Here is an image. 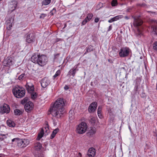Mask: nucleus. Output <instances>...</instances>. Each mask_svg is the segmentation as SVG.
I'll list each match as a JSON object with an SVG mask.
<instances>
[{"label":"nucleus","mask_w":157,"mask_h":157,"mask_svg":"<svg viewBox=\"0 0 157 157\" xmlns=\"http://www.w3.org/2000/svg\"><path fill=\"white\" fill-rule=\"evenodd\" d=\"M66 101L63 98H58L50 108L51 113L57 118L61 117L64 113Z\"/></svg>","instance_id":"nucleus-1"},{"label":"nucleus","mask_w":157,"mask_h":157,"mask_svg":"<svg viewBox=\"0 0 157 157\" xmlns=\"http://www.w3.org/2000/svg\"><path fill=\"white\" fill-rule=\"evenodd\" d=\"M12 91L14 96L18 98L24 97L25 93V89L23 87L19 86L13 89Z\"/></svg>","instance_id":"nucleus-2"},{"label":"nucleus","mask_w":157,"mask_h":157,"mask_svg":"<svg viewBox=\"0 0 157 157\" xmlns=\"http://www.w3.org/2000/svg\"><path fill=\"white\" fill-rule=\"evenodd\" d=\"M131 50L128 47L121 48L119 52V55L120 57H125L129 56Z\"/></svg>","instance_id":"nucleus-3"},{"label":"nucleus","mask_w":157,"mask_h":157,"mask_svg":"<svg viewBox=\"0 0 157 157\" xmlns=\"http://www.w3.org/2000/svg\"><path fill=\"white\" fill-rule=\"evenodd\" d=\"M87 128V125L86 123L82 122L77 126L76 132L79 134H82L86 132Z\"/></svg>","instance_id":"nucleus-4"},{"label":"nucleus","mask_w":157,"mask_h":157,"mask_svg":"<svg viewBox=\"0 0 157 157\" xmlns=\"http://www.w3.org/2000/svg\"><path fill=\"white\" fill-rule=\"evenodd\" d=\"M25 41L28 43H33L35 41L36 37L35 35L32 33L27 34L25 35Z\"/></svg>","instance_id":"nucleus-5"},{"label":"nucleus","mask_w":157,"mask_h":157,"mask_svg":"<svg viewBox=\"0 0 157 157\" xmlns=\"http://www.w3.org/2000/svg\"><path fill=\"white\" fill-rule=\"evenodd\" d=\"M18 146L22 148L26 147L29 144V142L27 139H19L17 141Z\"/></svg>","instance_id":"nucleus-6"},{"label":"nucleus","mask_w":157,"mask_h":157,"mask_svg":"<svg viewBox=\"0 0 157 157\" xmlns=\"http://www.w3.org/2000/svg\"><path fill=\"white\" fill-rule=\"evenodd\" d=\"M3 63L5 66L9 67L13 64V59L11 57H8L4 60Z\"/></svg>","instance_id":"nucleus-7"},{"label":"nucleus","mask_w":157,"mask_h":157,"mask_svg":"<svg viewBox=\"0 0 157 157\" xmlns=\"http://www.w3.org/2000/svg\"><path fill=\"white\" fill-rule=\"evenodd\" d=\"M47 62V59L46 56L44 55H40L39 65L41 66H43L46 64Z\"/></svg>","instance_id":"nucleus-8"},{"label":"nucleus","mask_w":157,"mask_h":157,"mask_svg":"<svg viewBox=\"0 0 157 157\" xmlns=\"http://www.w3.org/2000/svg\"><path fill=\"white\" fill-rule=\"evenodd\" d=\"M33 106L34 105L33 102L29 101L25 105L24 108L26 112H29L33 110Z\"/></svg>","instance_id":"nucleus-9"},{"label":"nucleus","mask_w":157,"mask_h":157,"mask_svg":"<svg viewBox=\"0 0 157 157\" xmlns=\"http://www.w3.org/2000/svg\"><path fill=\"white\" fill-rule=\"evenodd\" d=\"M40 55L38 54H34L31 57V60L32 62L35 63H37L39 65L40 60Z\"/></svg>","instance_id":"nucleus-10"},{"label":"nucleus","mask_w":157,"mask_h":157,"mask_svg":"<svg viewBox=\"0 0 157 157\" xmlns=\"http://www.w3.org/2000/svg\"><path fill=\"white\" fill-rule=\"evenodd\" d=\"M1 113L2 114L4 113H9L10 111V107L8 105L6 104H4L2 107H1Z\"/></svg>","instance_id":"nucleus-11"},{"label":"nucleus","mask_w":157,"mask_h":157,"mask_svg":"<svg viewBox=\"0 0 157 157\" xmlns=\"http://www.w3.org/2000/svg\"><path fill=\"white\" fill-rule=\"evenodd\" d=\"M133 18L134 19L133 25L135 26L138 27L142 25L143 23V21L139 17H133Z\"/></svg>","instance_id":"nucleus-12"},{"label":"nucleus","mask_w":157,"mask_h":157,"mask_svg":"<svg viewBox=\"0 0 157 157\" xmlns=\"http://www.w3.org/2000/svg\"><path fill=\"white\" fill-rule=\"evenodd\" d=\"M50 81L49 79L47 77L43 78L41 81V85L44 88H46L50 83Z\"/></svg>","instance_id":"nucleus-13"},{"label":"nucleus","mask_w":157,"mask_h":157,"mask_svg":"<svg viewBox=\"0 0 157 157\" xmlns=\"http://www.w3.org/2000/svg\"><path fill=\"white\" fill-rule=\"evenodd\" d=\"M25 86L29 93H32L34 91V86L32 83L27 82Z\"/></svg>","instance_id":"nucleus-14"},{"label":"nucleus","mask_w":157,"mask_h":157,"mask_svg":"<svg viewBox=\"0 0 157 157\" xmlns=\"http://www.w3.org/2000/svg\"><path fill=\"white\" fill-rule=\"evenodd\" d=\"M97 107V103L96 102H92L89 105L88 110L90 113H93L96 109Z\"/></svg>","instance_id":"nucleus-15"},{"label":"nucleus","mask_w":157,"mask_h":157,"mask_svg":"<svg viewBox=\"0 0 157 157\" xmlns=\"http://www.w3.org/2000/svg\"><path fill=\"white\" fill-rule=\"evenodd\" d=\"M95 155V149L93 147H91L89 149L86 157H94V156Z\"/></svg>","instance_id":"nucleus-16"},{"label":"nucleus","mask_w":157,"mask_h":157,"mask_svg":"<svg viewBox=\"0 0 157 157\" xmlns=\"http://www.w3.org/2000/svg\"><path fill=\"white\" fill-rule=\"evenodd\" d=\"M78 71V69L77 68V67H74L68 72L67 75V76L70 77L71 75H72L73 77H74L76 71Z\"/></svg>","instance_id":"nucleus-17"},{"label":"nucleus","mask_w":157,"mask_h":157,"mask_svg":"<svg viewBox=\"0 0 157 157\" xmlns=\"http://www.w3.org/2000/svg\"><path fill=\"white\" fill-rule=\"evenodd\" d=\"M17 5V2L16 1H12L9 5V8L10 9H12L11 10L12 12L14 10Z\"/></svg>","instance_id":"nucleus-18"},{"label":"nucleus","mask_w":157,"mask_h":157,"mask_svg":"<svg viewBox=\"0 0 157 157\" xmlns=\"http://www.w3.org/2000/svg\"><path fill=\"white\" fill-rule=\"evenodd\" d=\"M141 80L140 78H137L136 80V85L134 88V90L135 93H139V89L140 87Z\"/></svg>","instance_id":"nucleus-19"},{"label":"nucleus","mask_w":157,"mask_h":157,"mask_svg":"<svg viewBox=\"0 0 157 157\" xmlns=\"http://www.w3.org/2000/svg\"><path fill=\"white\" fill-rule=\"evenodd\" d=\"M23 112L24 110L22 109H16L14 110V113L15 116H19L23 114Z\"/></svg>","instance_id":"nucleus-20"},{"label":"nucleus","mask_w":157,"mask_h":157,"mask_svg":"<svg viewBox=\"0 0 157 157\" xmlns=\"http://www.w3.org/2000/svg\"><path fill=\"white\" fill-rule=\"evenodd\" d=\"M42 147V144L39 142H37L35 144L34 149L36 151H40Z\"/></svg>","instance_id":"nucleus-21"},{"label":"nucleus","mask_w":157,"mask_h":157,"mask_svg":"<svg viewBox=\"0 0 157 157\" xmlns=\"http://www.w3.org/2000/svg\"><path fill=\"white\" fill-rule=\"evenodd\" d=\"M6 123L8 126L10 127H14L15 126V124L14 122L10 120L7 121Z\"/></svg>","instance_id":"nucleus-22"},{"label":"nucleus","mask_w":157,"mask_h":157,"mask_svg":"<svg viewBox=\"0 0 157 157\" xmlns=\"http://www.w3.org/2000/svg\"><path fill=\"white\" fill-rule=\"evenodd\" d=\"M93 51V46L91 45L89 46L86 48V51L84 54V55H85L88 53L92 51Z\"/></svg>","instance_id":"nucleus-23"},{"label":"nucleus","mask_w":157,"mask_h":157,"mask_svg":"<svg viewBox=\"0 0 157 157\" xmlns=\"http://www.w3.org/2000/svg\"><path fill=\"white\" fill-rule=\"evenodd\" d=\"M44 130L43 129H42L40 132L38 134L37 137L36 138V140H39L43 136L44 134Z\"/></svg>","instance_id":"nucleus-24"},{"label":"nucleus","mask_w":157,"mask_h":157,"mask_svg":"<svg viewBox=\"0 0 157 157\" xmlns=\"http://www.w3.org/2000/svg\"><path fill=\"white\" fill-rule=\"evenodd\" d=\"M59 131V129L58 128L54 129L52 132L51 136L50 138L51 139H53L55 136L56 135Z\"/></svg>","instance_id":"nucleus-25"},{"label":"nucleus","mask_w":157,"mask_h":157,"mask_svg":"<svg viewBox=\"0 0 157 157\" xmlns=\"http://www.w3.org/2000/svg\"><path fill=\"white\" fill-rule=\"evenodd\" d=\"M61 73V71L60 70H58L56 72L55 74L53 76L52 78L53 79H55L57 77L59 76Z\"/></svg>","instance_id":"nucleus-26"},{"label":"nucleus","mask_w":157,"mask_h":157,"mask_svg":"<svg viewBox=\"0 0 157 157\" xmlns=\"http://www.w3.org/2000/svg\"><path fill=\"white\" fill-rule=\"evenodd\" d=\"M31 94V98L33 100L35 99L37 97V94L36 92H34V91Z\"/></svg>","instance_id":"nucleus-27"},{"label":"nucleus","mask_w":157,"mask_h":157,"mask_svg":"<svg viewBox=\"0 0 157 157\" xmlns=\"http://www.w3.org/2000/svg\"><path fill=\"white\" fill-rule=\"evenodd\" d=\"M51 0H43L42 2L43 5L46 6L48 5L51 2Z\"/></svg>","instance_id":"nucleus-28"},{"label":"nucleus","mask_w":157,"mask_h":157,"mask_svg":"<svg viewBox=\"0 0 157 157\" xmlns=\"http://www.w3.org/2000/svg\"><path fill=\"white\" fill-rule=\"evenodd\" d=\"M101 109L100 106H99L97 110V113L98 117L101 118Z\"/></svg>","instance_id":"nucleus-29"},{"label":"nucleus","mask_w":157,"mask_h":157,"mask_svg":"<svg viewBox=\"0 0 157 157\" xmlns=\"http://www.w3.org/2000/svg\"><path fill=\"white\" fill-rule=\"evenodd\" d=\"M151 28V29H152L153 32H154L155 34L157 35V26L152 25Z\"/></svg>","instance_id":"nucleus-30"},{"label":"nucleus","mask_w":157,"mask_h":157,"mask_svg":"<svg viewBox=\"0 0 157 157\" xmlns=\"http://www.w3.org/2000/svg\"><path fill=\"white\" fill-rule=\"evenodd\" d=\"M93 16V15L92 13H88L86 17L85 18L89 21L91 20Z\"/></svg>","instance_id":"nucleus-31"},{"label":"nucleus","mask_w":157,"mask_h":157,"mask_svg":"<svg viewBox=\"0 0 157 157\" xmlns=\"http://www.w3.org/2000/svg\"><path fill=\"white\" fill-rule=\"evenodd\" d=\"M123 17V16L122 15H119L117 16H116L113 17V20L114 21H117L118 20H119L120 18H121Z\"/></svg>","instance_id":"nucleus-32"},{"label":"nucleus","mask_w":157,"mask_h":157,"mask_svg":"<svg viewBox=\"0 0 157 157\" xmlns=\"http://www.w3.org/2000/svg\"><path fill=\"white\" fill-rule=\"evenodd\" d=\"M89 132L90 135H93L95 132V129L94 128H91L89 131Z\"/></svg>","instance_id":"nucleus-33"},{"label":"nucleus","mask_w":157,"mask_h":157,"mask_svg":"<svg viewBox=\"0 0 157 157\" xmlns=\"http://www.w3.org/2000/svg\"><path fill=\"white\" fill-rule=\"evenodd\" d=\"M28 100V98L27 97L24 98L21 101V103L22 104H24L25 103H27Z\"/></svg>","instance_id":"nucleus-34"},{"label":"nucleus","mask_w":157,"mask_h":157,"mask_svg":"<svg viewBox=\"0 0 157 157\" xmlns=\"http://www.w3.org/2000/svg\"><path fill=\"white\" fill-rule=\"evenodd\" d=\"M153 49L157 51V41H155L153 44Z\"/></svg>","instance_id":"nucleus-35"},{"label":"nucleus","mask_w":157,"mask_h":157,"mask_svg":"<svg viewBox=\"0 0 157 157\" xmlns=\"http://www.w3.org/2000/svg\"><path fill=\"white\" fill-rule=\"evenodd\" d=\"M111 4L113 6H117V0H113L111 2Z\"/></svg>","instance_id":"nucleus-36"},{"label":"nucleus","mask_w":157,"mask_h":157,"mask_svg":"<svg viewBox=\"0 0 157 157\" xmlns=\"http://www.w3.org/2000/svg\"><path fill=\"white\" fill-rule=\"evenodd\" d=\"M25 75V74L23 73L21 74L18 77V79L19 80H23Z\"/></svg>","instance_id":"nucleus-37"},{"label":"nucleus","mask_w":157,"mask_h":157,"mask_svg":"<svg viewBox=\"0 0 157 157\" xmlns=\"http://www.w3.org/2000/svg\"><path fill=\"white\" fill-rule=\"evenodd\" d=\"M4 136V137H0V140L2 141V140H4L6 138V135L5 134H0V136Z\"/></svg>","instance_id":"nucleus-38"},{"label":"nucleus","mask_w":157,"mask_h":157,"mask_svg":"<svg viewBox=\"0 0 157 157\" xmlns=\"http://www.w3.org/2000/svg\"><path fill=\"white\" fill-rule=\"evenodd\" d=\"M45 129V131L47 133L49 132L48 125V124H46V126L44 128Z\"/></svg>","instance_id":"nucleus-39"},{"label":"nucleus","mask_w":157,"mask_h":157,"mask_svg":"<svg viewBox=\"0 0 157 157\" xmlns=\"http://www.w3.org/2000/svg\"><path fill=\"white\" fill-rule=\"evenodd\" d=\"M88 21H89L85 18L81 23L82 25V26L85 25Z\"/></svg>","instance_id":"nucleus-40"},{"label":"nucleus","mask_w":157,"mask_h":157,"mask_svg":"<svg viewBox=\"0 0 157 157\" xmlns=\"http://www.w3.org/2000/svg\"><path fill=\"white\" fill-rule=\"evenodd\" d=\"M60 53H57L54 55V60H55L56 59H58Z\"/></svg>","instance_id":"nucleus-41"},{"label":"nucleus","mask_w":157,"mask_h":157,"mask_svg":"<svg viewBox=\"0 0 157 157\" xmlns=\"http://www.w3.org/2000/svg\"><path fill=\"white\" fill-rule=\"evenodd\" d=\"M137 6L142 7H145L147 6V5L145 3H142V4L138 3L137 5Z\"/></svg>","instance_id":"nucleus-42"},{"label":"nucleus","mask_w":157,"mask_h":157,"mask_svg":"<svg viewBox=\"0 0 157 157\" xmlns=\"http://www.w3.org/2000/svg\"><path fill=\"white\" fill-rule=\"evenodd\" d=\"M103 4L101 3H99L97 6V7L100 8L102 7Z\"/></svg>","instance_id":"nucleus-43"},{"label":"nucleus","mask_w":157,"mask_h":157,"mask_svg":"<svg viewBox=\"0 0 157 157\" xmlns=\"http://www.w3.org/2000/svg\"><path fill=\"white\" fill-rule=\"evenodd\" d=\"M149 146L147 144L146 145V147L144 149V151L145 152L147 151V149H149Z\"/></svg>","instance_id":"nucleus-44"},{"label":"nucleus","mask_w":157,"mask_h":157,"mask_svg":"<svg viewBox=\"0 0 157 157\" xmlns=\"http://www.w3.org/2000/svg\"><path fill=\"white\" fill-rule=\"evenodd\" d=\"M46 16L45 14H41L40 16V18H44V17Z\"/></svg>","instance_id":"nucleus-45"},{"label":"nucleus","mask_w":157,"mask_h":157,"mask_svg":"<svg viewBox=\"0 0 157 157\" xmlns=\"http://www.w3.org/2000/svg\"><path fill=\"white\" fill-rule=\"evenodd\" d=\"M69 89V87L67 85H65V86L64 87V89L65 90H68Z\"/></svg>","instance_id":"nucleus-46"},{"label":"nucleus","mask_w":157,"mask_h":157,"mask_svg":"<svg viewBox=\"0 0 157 157\" xmlns=\"http://www.w3.org/2000/svg\"><path fill=\"white\" fill-rule=\"evenodd\" d=\"M99 18L98 17H97L95 18L94 20V21L95 22L97 23L99 21Z\"/></svg>","instance_id":"nucleus-47"},{"label":"nucleus","mask_w":157,"mask_h":157,"mask_svg":"<svg viewBox=\"0 0 157 157\" xmlns=\"http://www.w3.org/2000/svg\"><path fill=\"white\" fill-rule=\"evenodd\" d=\"M141 96L142 98H144L146 97V95L144 93H142L141 94Z\"/></svg>","instance_id":"nucleus-48"},{"label":"nucleus","mask_w":157,"mask_h":157,"mask_svg":"<svg viewBox=\"0 0 157 157\" xmlns=\"http://www.w3.org/2000/svg\"><path fill=\"white\" fill-rule=\"evenodd\" d=\"M112 25H110L109 27V28L107 30V31L109 32L112 29Z\"/></svg>","instance_id":"nucleus-49"},{"label":"nucleus","mask_w":157,"mask_h":157,"mask_svg":"<svg viewBox=\"0 0 157 157\" xmlns=\"http://www.w3.org/2000/svg\"><path fill=\"white\" fill-rule=\"evenodd\" d=\"M108 21L109 23H112V22L114 21L113 20V18H111L110 19L108 20Z\"/></svg>","instance_id":"nucleus-50"},{"label":"nucleus","mask_w":157,"mask_h":157,"mask_svg":"<svg viewBox=\"0 0 157 157\" xmlns=\"http://www.w3.org/2000/svg\"><path fill=\"white\" fill-rule=\"evenodd\" d=\"M19 139V138H14V139H12V142H13L15 140H16V141H17V140H18Z\"/></svg>","instance_id":"nucleus-51"},{"label":"nucleus","mask_w":157,"mask_h":157,"mask_svg":"<svg viewBox=\"0 0 157 157\" xmlns=\"http://www.w3.org/2000/svg\"><path fill=\"white\" fill-rule=\"evenodd\" d=\"M61 40L60 39L57 38L56 39V42H57Z\"/></svg>","instance_id":"nucleus-52"},{"label":"nucleus","mask_w":157,"mask_h":157,"mask_svg":"<svg viewBox=\"0 0 157 157\" xmlns=\"http://www.w3.org/2000/svg\"><path fill=\"white\" fill-rule=\"evenodd\" d=\"M124 18L126 19H127V20H128V19H129V17H128L127 16H125Z\"/></svg>","instance_id":"nucleus-53"},{"label":"nucleus","mask_w":157,"mask_h":157,"mask_svg":"<svg viewBox=\"0 0 157 157\" xmlns=\"http://www.w3.org/2000/svg\"><path fill=\"white\" fill-rule=\"evenodd\" d=\"M82 154L80 153L79 152L78 154V156L81 157L82 156Z\"/></svg>","instance_id":"nucleus-54"},{"label":"nucleus","mask_w":157,"mask_h":157,"mask_svg":"<svg viewBox=\"0 0 157 157\" xmlns=\"http://www.w3.org/2000/svg\"><path fill=\"white\" fill-rule=\"evenodd\" d=\"M72 111H71V110H70L69 112V115L70 116V114H71L72 113Z\"/></svg>","instance_id":"nucleus-55"},{"label":"nucleus","mask_w":157,"mask_h":157,"mask_svg":"<svg viewBox=\"0 0 157 157\" xmlns=\"http://www.w3.org/2000/svg\"><path fill=\"white\" fill-rule=\"evenodd\" d=\"M91 120L93 122L94 121V118H91Z\"/></svg>","instance_id":"nucleus-56"},{"label":"nucleus","mask_w":157,"mask_h":157,"mask_svg":"<svg viewBox=\"0 0 157 157\" xmlns=\"http://www.w3.org/2000/svg\"><path fill=\"white\" fill-rule=\"evenodd\" d=\"M155 22L157 24V20L155 21Z\"/></svg>","instance_id":"nucleus-57"},{"label":"nucleus","mask_w":157,"mask_h":157,"mask_svg":"<svg viewBox=\"0 0 157 157\" xmlns=\"http://www.w3.org/2000/svg\"><path fill=\"white\" fill-rule=\"evenodd\" d=\"M66 26V25H64V28Z\"/></svg>","instance_id":"nucleus-58"},{"label":"nucleus","mask_w":157,"mask_h":157,"mask_svg":"<svg viewBox=\"0 0 157 157\" xmlns=\"http://www.w3.org/2000/svg\"><path fill=\"white\" fill-rule=\"evenodd\" d=\"M2 136V137H4V136Z\"/></svg>","instance_id":"nucleus-59"},{"label":"nucleus","mask_w":157,"mask_h":157,"mask_svg":"<svg viewBox=\"0 0 157 157\" xmlns=\"http://www.w3.org/2000/svg\"><path fill=\"white\" fill-rule=\"evenodd\" d=\"M108 61H109H109H110V60H109V59H108Z\"/></svg>","instance_id":"nucleus-60"},{"label":"nucleus","mask_w":157,"mask_h":157,"mask_svg":"<svg viewBox=\"0 0 157 157\" xmlns=\"http://www.w3.org/2000/svg\"><path fill=\"white\" fill-rule=\"evenodd\" d=\"M123 69H124V67H123L122 68Z\"/></svg>","instance_id":"nucleus-61"},{"label":"nucleus","mask_w":157,"mask_h":157,"mask_svg":"<svg viewBox=\"0 0 157 157\" xmlns=\"http://www.w3.org/2000/svg\"><path fill=\"white\" fill-rule=\"evenodd\" d=\"M0 157H2L1 156H0Z\"/></svg>","instance_id":"nucleus-62"}]
</instances>
